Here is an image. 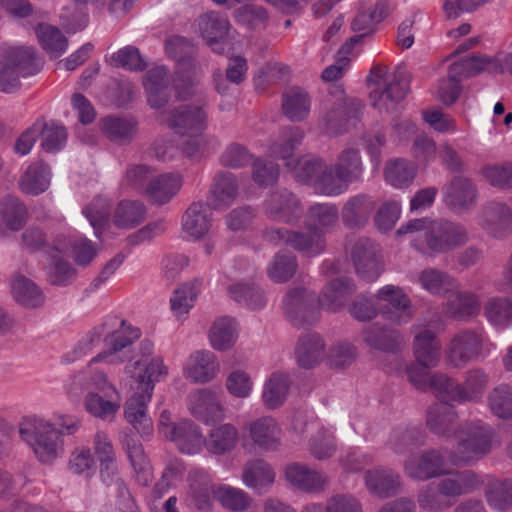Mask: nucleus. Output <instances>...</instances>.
I'll return each mask as SVG.
<instances>
[{"label": "nucleus", "instance_id": "nucleus-32", "mask_svg": "<svg viewBox=\"0 0 512 512\" xmlns=\"http://www.w3.org/2000/svg\"><path fill=\"white\" fill-rule=\"evenodd\" d=\"M275 477V470L263 459L250 460L242 469L243 483L258 494L267 493L274 484Z\"/></svg>", "mask_w": 512, "mask_h": 512}, {"label": "nucleus", "instance_id": "nucleus-59", "mask_svg": "<svg viewBox=\"0 0 512 512\" xmlns=\"http://www.w3.org/2000/svg\"><path fill=\"white\" fill-rule=\"evenodd\" d=\"M296 256L289 251L277 252L267 266V275L275 283L290 280L297 271Z\"/></svg>", "mask_w": 512, "mask_h": 512}, {"label": "nucleus", "instance_id": "nucleus-40", "mask_svg": "<svg viewBox=\"0 0 512 512\" xmlns=\"http://www.w3.org/2000/svg\"><path fill=\"white\" fill-rule=\"evenodd\" d=\"M339 210L333 203H315L305 214L304 223L307 230L323 236L338 222Z\"/></svg>", "mask_w": 512, "mask_h": 512}, {"label": "nucleus", "instance_id": "nucleus-53", "mask_svg": "<svg viewBox=\"0 0 512 512\" xmlns=\"http://www.w3.org/2000/svg\"><path fill=\"white\" fill-rule=\"evenodd\" d=\"M282 137V141L273 143L269 151L272 157L286 160V166L291 167L294 151L304 139V131L299 127L290 126L282 130Z\"/></svg>", "mask_w": 512, "mask_h": 512}, {"label": "nucleus", "instance_id": "nucleus-12", "mask_svg": "<svg viewBox=\"0 0 512 512\" xmlns=\"http://www.w3.org/2000/svg\"><path fill=\"white\" fill-rule=\"evenodd\" d=\"M251 447L260 454L276 452L282 446V429L271 416H262L245 425Z\"/></svg>", "mask_w": 512, "mask_h": 512}, {"label": "nucleus", "instance_id": "nucleus-33", "mask_svg": "<svg viewBox=\"0 0 512 512\" xmlns=\"http://www.w3.org/2000/svg\"><path fill=\"white\" fill-rule=\"evenodd\" d=\"M199 29L214 52L224 53L225 40L230 29V23L226 17L215 12L207 13L200 18Z\"/></svg>", "mask_w": 512, "mask_h": 512}, {"label": "nucleus", "instance_id": "nucleus-25", "mask_svg": "<svg viewBox=\"0 0 512 512\" xmlns=\"http://www.w3.org/2000/svg\"><path fill=\"white\" fill-rule=\"evenodd\" d=\"M451 292L443 305L445 317L457 321H468L478 315L481 310V301L477 294L457 290V288Z\"/></svg>", "mask_w": 512, "mask_h": 512}, {"label": "nucleus", "instance_id": "nucleus-17", "mask_svg": "<svg viewBox=\"0 0 512 512\" xmlns=\"http://www.w3.org/2000/svg\"><path fill=\"white\" fill-rule=\"evenodd\" d=\"M188 409L199 421L209 424L225 418L219 394L209 388L192 391L188 396Z\"/></svg>", "mask_w": 512, "mask_h": 512}, {"label": "nucleus", "instance_id": "nucleus-38", "mask_svg": "<svg viewBox=\"0 0 512 512\" xmlns=\"http://www.w3.org/2000/svg\"><path fill=\"white\" fill-rule=\"evenodd\" d=\"M458 420L456 409L446 403H433L426 412V426L435 435L451 437Z\"/></svg>", "mask_w": 512, "mask_h": 512}, {"label": "nucleus", "instance_id": "nucleus-45", "mask_svg": "<svg viewBox=\"0 0 512 512\" xmlns=\"http://www.w3.org/2000/svg\"><path fill=\"white\" fill-rule=\"evenodd\" d=\"M10 289L13 299L23 307L38 308L45 302L43 291L32 280L21 274L12 276Z\"/></svg>", "mask_w": 512, "mask_h": 512}, {"label": "nucleus", "instance_id": "nucleus-3", "mask_svg": "<svg viewBox=\"0 0 512 512\" xmlns=\"http://www.w3.org/2000/svg\"><path fill=\"white\" fill-rule=\"evenodd\" d=\"M21 439L43 463H49L63 453V440L54 423L38 416L25 417L19 424Z\"/></svg>", "mask_w": 512, "mask_h": 512}, {"label": "nucleus", "instance_id": "nucleus-23", "mask_svg": "<svg viewBox=\"0 0 512 512\" xmlns=\"http://www.w3.org/2000/svg\"><path fill=\"white\" fill-rule=\"evenodd\" d=\"M286 481L305 493H319L328 485V477L301 463H291L284 470Z\"/></svg>", "mask_w": 512, "mask_h": 512}, {"label": "nucleus", "instance_id": "nucleus-37", "mask_svg": "<svg viewBox=\"0 0 512 512\" xmlns=\"http://www.w3.org/2000/svg\"><path fill=\"white\" fill-rule=\"evenodd\" d=\"M120 442L134 469L137 482L142 486L149 485L153 474L142 444L129 433H122Z\"/></svg>", "mask_w": 512, "mask_h": 512}, {"label": "nucleus", "instance_id": "nucleus-16", "mask_svg": "<svg viewBox=\"0 0 512 512\" xmlns=\"http://www.w3.org/2000/svg\"><path fill=\"white\" fill-rule=\"evenodd\" d=\"M380 247L368 238L358 239L351 251L357 274L366 281L376 280L383 271Z\"/></svg>", "mask_w": 512, "mask_h": 512}, {"label": "nucleus", "instance_id": "nucleus-7", "mask_svg": "<svg viewBox=\"0 0 512 512\" xmlns=\"http://www.w3.org/2000/svg\"><path fill=\"white\" fill-rule=\"evenodd\" d=\"M103 350L92 359V362L106 361L114 364L122 362L123 359L117 356V353L139 339L141 332L138 328L128 324L116 316L108 317L101 325Z\"/></svg>", "mask_w": 512, "mask_h": 512}, {"label": "nucleus", "instance_id": "nucleus-21", "mask_svg": "<svg viewBox=\"0 0 512 512\" xmlns=\"http://www.w3.org/2000/svg\"><path fill=\"white\" fill-rule=\"evenodd\" d=\"M443 200L453 212H467L476 204L477 189L470 179L456 176L444 187Z\"/></svg>", "mask_w": 512, "mask_h": 512}, {"label": "nucleus", "instance_id": "nucleus-15", "mask_svg": "<svg viewBox=\"0 0 512 512\" xmlns=\"http://www.w3.org/2000/svg\"><path fill=\"white\" fill-rule=\"evenodd\" d=\"M376 298L386 302L391 308L383 309L382 317L396 325L407 324L414 317L415 311L412 302L404 289L400 286L388 284L381 287Z\"/></svg>", "mask_w": 512, "mask_h": 512}, {"label": "nucleus", "instance_id": "nucleus-13", "mask_svg": "<svg viewBox=\"0 0 512 512\" xmlns=\"http://www.w3.org/2000/svg\"><path fill=\"white\" fill-rule=\"evenodd\" d=\"M263 211L269 220L288 225L297 223L303 213L299 198L287 189L273 191L264 201Z\"/></svg>", "mask_w": 512, "mask_h": 512}, {"label": "nucleus", "instance_id": "nucleus-11", "mask_svg": "<svg viewBox=\"0 0 512 512\" xmlns=\"http://www.w3.org/2000/svg\"><path fill=\"white\" fill-rule=\"evenodd\" d=\"M283 311L293 326L311 325L319 314L317 296L305 288L290 289L283 298Z\"/></svg>", "mask_w": 512, "mask_h": 512}, {"label": "nucleus", "instance_id": "nucleus-9", "mask_svg": "<svg viewBox=\"0 0 512 512\" xmlns=\"http://www.w3.org/2000/svg\"><path fill=\"white\" fill-rule=\"evenodd\" d=\"M363 104L359 99L346 98L343 92L336 99L329 98L325 102V112L321 126L329 135H340L359 119Z\"/></svg>", "mask_w": 512, "mask_h": 512}, {"label": "nucleus", "instance_id": "nucleus-47", "mask_svg": "<svg viewBox=\"0 0 512 512\" xmlns=\"http://www.w3.org/2000/svg\"><path fill=\"white\" fill-rule=\"evenodd\" d=\"M346 181L351 185L363 180L364 164L358 148L348 145L343 148L332 164Z\"/></svg>", "mask_w": 512, "mask_h": 512}, {"label": "nucleus", "instance_id": "nucleus-27", "mask_svg": "<svg viewBox=\"0 0 512 512\" xmlns=\"http://www.w3.org/2000/svg\"><path fill=\"white\" fill-rule=\"evenodd\" d=\"M482 483L481 477L471 470L449 473L437 482L442 495L449 501L475 491Z\"/></svg>", "mask_w": 512, "mask_h": 512}, {"label": "nucleus", "instance_id": "nucleus-30", "mask_svg": "<svg viewBox=\"0 0 512 512\" xmlns=\"http://www.w3.org/2000/svg\"><path fill=\"white\" fill-rule=\"evenodd\" d=\"M367 490L380 498H388L400 492L401 477L389 468L378 467L364 474Z\"/></svg>", "mask_w": 512, "mask_h": 512}, {"label": "nucleus", "instance_id": "nucleus-61", "mask_svg": "<svg viewBox=\"0 0 512 512\" xmlns=\"http://www.w3.org/2000/svg\"><path fill=\"white\" fill-rule=\"evenodd\" d=\"M485 498L492 509L507 511L512 507V480L491 481L487 485Z\"/></svg>", "mask_w": 512, "mask_h": 512}, {"label": "nucleus", "instance_id": "nucleus-10", "mask_svg": "<svg viewBox=\"0 0 512 512\" xmlns=\"http://www.w3.org/2000/svg\"><path fill=\"white\" fill-rule=\"evenodd\" d=\"M95 390L88 392L84 405L86 410L94 417L102 420H112L121 406V397L118 391L107 382L102 372H95L91 379Z\"/></svg>", "mask_w": 512, "mask_h": 512}, {"label": "nucleus", "instance_id": "nucleus-35", "mask_svg": "<svg viewBox=\"0 0 512 512\" xmlns=\"http://www.w3.org/2000/svg\"><path fill=\"white\" fill-rule=\"evenodd\" d=\"M238 196V182L230 172H218L214 179L208 197V205L215 210L229 207Z\"/></svg>", "mask_w": 512, "mask_h": 512}, {"label": "nucleus", "instance_id": "nucleus-34", "mask_svg": "<svg viewBox=\"0 0 512 512\" xmlns=\"http://www.w3.org/2000/svg\"><path fill=\"white\" fill-rule=\"evenodd\" d=\"M413 354L426 366H436L440 359L441 344L436 333L428 328L413 326Z\"/></svg>", "mask_w": 512, "mask_h": 512}, {"label": "nucleus", "instance_id": "nucleus-18", "mask_svg": "<svg viewBox=\"0 0 512 512\" xmlns=\"http://www.w3.org/2000/svg\"><path fill=\"white\" fill-rule=\"evenodd\" d=\"M220 362L217 356L209 350L192 352L183 366V376L195 384H207L220 373Z\"/></svg>", "mask_w": 512, "mask_h": 512}, {"label": "nucleus", "instance_id": "nucleus-49", "mask_svg": "<svg viewBox=\"0 0 512 512\" xmlns=\"http://www.w3.org/2000/svg\"><path fill=\"white\" fill-rule=\"evenodd\" d=\"M189 497L193 505L200 510H207L211 506V495L214 496V487L210 476L204 470H194L189 477Z\"/></svg>", "mask_w": 512, "mask_h": 512}, {"label": "nucleus", "instance_id": "nucleus-43", "mask_svg": "<svg viewBox=\"0 0 512 512\" xmlns=\"http://www.w3.org/2000/svg\"><path fill=\"white\" fill-rule=\"evenodd\" d=\"M239 442V431L231 423L213 427L203 439V446L214 455H224L233 451Z\"/></svg>", "mask_w": 512, "mask_h": 512}, {"label": "nucleus", "instance_id": "nucleus-31", "mask_svg": "<svg viewBox=\"0 0 512 512\" xmlns=\"http://www.w3.org/2000/svg\"><path fill=\"white\" fill-rule=\"evenodd\" d=\"M170 76L164 66H157L147 71L143 85L147 93V101L151 108L160 109L169 100Z\"/></svg>", "mask_w": 512, "mask_h": 512}, {"label": "nucleus", "instance_id": "nucleus-14", "mask_svg": "<svg viewBox=\"0 0 512 512\" xmlns=\"http://www.w3.org/2000/svg\"><path fill=\"white\" fill-rule=\"evenodd\" d=\"M477 223L488 236L504 239L512 233V209L502 202H486L477 213Z\"/></svg>", "mask_w": 512, "mask_h": 512}, {"label": "nucleus", "instance_id": "nucleus-58", "mask_svg": "<svg viewBox=\"0 0 512 512\" xmlns=\"http://www.w3.org/2000/svg\"><path fill=\"white\" fill-rule=\"evenodd\" d=\"M310 98L301 88L294 87L283 97L282 108L286 117L293 121L304 120L310 112Z\"/></svg>", "mask_w": 512, "mask_h": 512}, {"label": "nucleus", "instance_id": "nucleus-62", "mask_svg": "<svg viewBox=\"0 0 512 512\" xmlns=\"http://www.w3.org/2000/svg\"><path fill=\"white\" fill-rule=\"evenodd\" d=\"M289 247L308 257H314L324 251L326 243L324 237L318 233L292 230Z\"/></svg>", "mask_w": 512, "mask_h": 512}, {"label": "nucleus", "instance_id": "nucleus-50", "mask_svg": "<svg viewBox=\"0 0 512 512\" xmlns=\"http://www.w3.org/2000/svg\"><path fill=\"white\" fill-rule=\"evenodd\" d=\"M349 187L350 184L336 171L335 167L324 161L321 172L314 184L315 193L327 197H336L345 193Z\"/></svg>", "mask_w": 512, "mask_h": 512}, {"label": "nucleus", "instance_id": "nucleus-60", "mask_svg": "<svg viewBox=\"0 0 512 512\" xmlns=\"http://www.w3.org/2000/svg\"><path fill=\"white\" fill-rule=\"evenodd\" d=\"M0 214L7 229L18 231L25 224L27 210L18 198L7 195L0 201Z\"/></svg>", "mask_w": 512, "mask_h": 512}, {"label": "nucleus", "instance_id": "nucleus-57", "mask_svg": "<svg viewBox=\"0 0 512 512\" xmlns=\"http://www.w3.org/2000/svg\"><path fill=\"white\" fill-rule=\"evenodd\" d=\"M227 293L232 300L252 310L262 309L266 305L263 290L255 284H232L228 286Z\"/></svg>", "mask_w": 512, "mask_h": 512}, {"label": "nucleus", "instance_id": "nucleus-5", "mask_svg": "<svg viewBox=\"0 0 512 512\" xmlns=\"http://www.w3.org/2000/svg\"><path fill=\"white\" fill-rule=\"evenodd\" d=\"M372 86L370 99L379 113L394 111L408 93L407 82L398 73H390L387 66L377 64L372 67L367 78Z\"/></svg>", "mask_w": 512, "mask_h": 512}, {"label": "nucleus", "instance_id": "nucleus-8", "mask_svg": "<svg viewBox=\"0 0 512 512\" xmlns=\"http://www.w3.org/2000/svg\"><path fill=\"white\" fill-rule=\"evenodd\" d=\"M486 337L483 332L466 328L452 335L445 345L446 364L462 369L483 353Z\"/></svg>", "mask_w": 512, "mask_h": 512}, {"label": "nucleus", "instance_id": "nucleus-28", "mask_svg": "<svg viewBox=\"0 0 512 512\" xmlns=\"http://www.w3.org/2000/svg\"><path fill=\"white\" fill-rule=\"evenodd\" d=\"M183 176L177 172L163 173L151 179L145 196L154 205L169 203L181 190Z\"/></svg>", "mask_w": 512, "mask_h": 512}, {"label": "nucleus", "instance_id": "nucleus-56", "mask_svg": "<svg viewBox=\"0 0 512 512\" xmlns=\"http://www.w3.org/2000/svg\"><path fill=\"white\" fill-rule=\"evenodd\" d=\"M35 33L41 46L51 58H58L66 52L68 40L59 28L40 23L36 27Z\"/></svg>", "mask_w": 512, "mask_h": 512}, {"label": "nucleus", "instance_id": "nucleus-24", "mask_svg": "<svg viewBox=\"0 0 512 512\" xmlns=\"http://www.w3.org/2000/svg\"><path fill=\"white\" fill-rule=\"evenodd\" d=\"M356 292L354 281L348 277H339L329 281L317 297L318 305L323 309L338 313L342 311L350 297Z\"/></svg>", "mask_w": 512, "mask_h": 512}, {"label": "nucleus", "instance_id": "nucleus-64", "mask_svg": "<svg viewBox=\"0 0 512 512\" xmlns=\"http://www.w3.org/2000/svg\"><path fill=\"white\" fill-rule=\"evenodd\" d=\"M386 181L396 188L409 186L415 176L416 168L414 164L407 160L395 159L387 163L385 168Z\"/></svg>", "mask_w": 512, "mask_h": 512}, {"label": "nucleus", "instance_id": "nucleus-20", "mask_svg": "<svg viewBox=\"0 0 512 512\" xmlns=\"http://www.w3.org/2000/svg\"><path fill=\"white\" fill-rule=\"evenodd\" d=\"M166 123L170 129L180 135L199 133L207 127V114L203 107L182 105L169 111Z\"/></svg>", "mask_w": 512, "mask_h": 512}, {"label": "nucleus", "instance_id": "nucleus-29", "mask_svg": "<svg viewBox=\"0 0 512 512\" xmlns=\"http://www.w3.org/2000/svg\"><path fill=\"white\" fill-rule=\"evenodd\" d=\"M212 226V215L204 202H193L182 216V231L192 240L204 238Z\"/></svg>", "mask_w": 512, "mask_h": 512}, {"label": "nucleus", "instance_id": "nucleus-55", "mask_svg": "<svg viewBox=\"0 0 512 512\" xmlns=\"http://www.w3.org/2000/svg\"><path fill=\"white\" fill-rule=\"evenodd\" d=\"M489 376L480 369L473 368L465 373L464 381L460 383L461 403L479 401L488 386Z\"/></svg>", "mask_w": 512, "mask_h": 512}, {"label": "nucleus", "instance_id": "nucleus-36", "mask_svg": "<svg viewBox=\"0 0 512 512\" xmlns=\"http://www.w3.org/2000/svg\"><path fill=\"white\" fill-rule=\"evenodd\" d=\"M166 439L173 441L178 449L186 454H197L203 447V436L199 426L187 419L176 422L174 428L167 431Z\"/></svg>", "mask_w": 512, "mask_h": 512}, {"label": "nucleus", "instance_id": "nucleus-2", "mask_svg": "<svg viewBox=\"0 0 512 512\" xmlns=\"http://www.w3.org/2000/svg\"><path fill=\"white\" fill-rule=\"evenodd\" d=\"M498 445L495 430L481 420L467 421L458 430L457 445L449 452V461L455 466L478 461Z\"/></svg>", "mask_w": 512, "mask_h": 512}, {"label": "nucleus", "instance_id": "nucleus-26", "mask_svg": "<svg viewBox=\"0 0 512 512\" xmlns=\"http://www.w3.org/2000/svg\"><path fill=\"white\" fill-rule=\"evenodd\" d=\"M362 339L370 348L392 354L399 351L403 342L397 329L379 322L366 326L362 331Z\"/></svg>", "mask_w": 512, "mask_h": 512}, {"label": "nucleus", "instance_id": "nucleus-44", "mask_svg": "<svg viewBox=\"0 0 512 512\" xmlns=\"http://www.w3.org/2000/svg\"><path fill=\"white\" fill-rule=\"evenodd\" d=\"M103 134L112 142L125 145L138 133V122L133 117L107 116L101 120Z\"/></svg>", "mask_w": 512, "mask_h": 512}, {"label": "nucleus", "instance_id": "nucleus-42", "mask_svg": "<svg viewBox=\"0 0 512 512\" xmlns=\"http://www.w3.org/2000/svg\"><path fill=\"white\" fill-rule=\"evenodd\" d=\"M291 378L287 372L275 371L264 382L261 401L263 405L274 410L281 407L288 398Z\"/></svg>", "mask_w": 512, "mask_h": 512}, {"label": "nucleus", "instance_id": "nucleus-63", "mask_svg": "<svg viewBox=\"0 0 512 512\" xmlns=\"http://www.w3.org/2000/svg\"><path fill=\"white\" fill-rule=\"evenodd\" d=\"M488 407L500 419L512 418V386L501 384L494 387L487 396Z\"/></svg>", "mask_w": 512, "mask_h": 512}, {"label": "nucleus", "instance_id": "nucleus-4", "mask_svg": "<svg viewBox=\"0 0 512 512\" xmlns=\"http://www.w3.org/2000/svg\"><path fill=\"white\" fill-rule=\"evenodd\" d=\"M126 369L133 381L131 387L145 391L146 399L153 395L155 384L169 375L163 356L155 351L153 342L148 339L140 342L138 359Z\"/></svg>", "mask_w": 512, "mask_h": 512}, {"label": "nucleus", "instance_id": "nucleus-22", "mask_svg": "<svg viewBox=\"0 0 512 512\" xmlns=\"http://www.w3.org/2000/svg\"><path fill=\"white\" fill-rule=\"evenodd\" d=\"M376 208V199L368 193L350 196L341 208V220L349 229L365 227Z\"/></svg>", "mask_w": 512, "mask_h": 512}, {"label": "nucleus", "instance_id": "nucleus-54", "mask_svg": "<svg viewBox=\"0 0 512 512\" xmlns=\"http://www.w3.org/2000/svg\"><path fill=\"white\" fill-rule=\"evenodd\" d=\"M146 212V206L142 202L124 200L115 208L113 223L118 228L131 229L145 220Z\"/></svg>", "mask_w": 512, "mask_h": 512}, {"label": "nucleus", "instance_id": "nucleus-51", "mask_svg": "<svg viewBox=\"0 0 512 512\" xmlns=\"http://www.w3.org/2000/svg\"><path fill=\"white\" fill-rule=\"evenodd\" d=\"M418 283L421 288L432 295H444L458 288V283L447 272L427 267L418 275Z\"/></svg>", "mask_w": 512, "mask_h": 512}, {"label": "nucleus", "instance_id": "nucleus-19", "mask_svg": "<svg viewBox=\"0 0 512 512\" xmlns=\"http://www.w3.org/2000/svg\"><path fill=\"white\" fill-rule=\"evenodd\" d=\"M444 464L443 454L431 449L408 457L403 468L407 477L416 481H426L442 475L445 472Z\"/></svg>", "mask_w": 512, "mask_h": 512}, {"label": "nucleus", "instance_id": "nucleus-39", "mask_svg": "<svg viewBox=\"0 0 512 512\" xmlns=\"http://www.w3.org/2000/svg\"><path fill=\"white\" fill-rule=\"evenodd\" d=\"M325 357V343L315 333L299 337L295 346V359L303 369H312L319 365Z\"/></svg>", "mask_w": 512, "mask_h": 512}, {"label": "nucleus", "instance_id": "nucleus-1", "mask_svg": "<svg viewBox=\"0 0 512 512\" xmlns=\"http://www.w3.org/2000/svg\"><path fill=\"white\" fill-rule=\"evenodd\" d=\"M396 233L409 234L411 246L428 257L454 251L469 241L468 230L462 223L444 218L412 219L403 224Z\"/></svg>", "mask_w": 512, "mask_h": 512}, {"label": "nucleus", "instance_id": "nucleus-41", "mask_svg": "<svg viewBox=\"0 0 512 512\" xmlns=\"http://www.w3.org/2000/svg\"><path fill=\"white\" fill-rule=\"evenodd\" d=\"M131 388L133 395L125 404V418L138 433L141 435H149L152 432V421L147 415V404L150 402L152 396L146 399L145 391L138 390L134 387Z\"/></svg>", "mask_w": 512, "mask_h": 512}, {"label": "nucleus", "instance_id": "nucleus-52", "mask_svg": "<svg viewBox=\"0 0 512 512\" xmlns=\"http://www.w3.org/2000/svg\"><path fill=\"white\" fill-rule=\"evenodd\" d=\"M483 314L494 327L505 329L512 325V297L493 296L486 300Z\"/></svg>", "mask_w": 512, "mask_h": 512}, {"label": "nucleus", "instance_id": "nucleus-6", "mask_svg": "<svg viewBox=\"0 0 512 512\" xmlns=\"http://www.w3.org/2000/svg\"><path fill=\"white\" fill-rule=\"evenodd\" d=\"M40 59L32 47H9L0 54V91L13 93L20 88V77L37 73Z\"/></svg>", "mask_w": 512, "mask_h": 512}, {"label": "nucleus", "instance_id": "nucleus-48", "mask_svg": "<svg viewBox=\"0 0 512 512\" xmlns=\"http://www.w3.org/2000/svg\"><path fill=\"white\" fill-rule=\"evenodd\" d=\"M238 339L237 321L229 316L215 319L209 330V341L213 349L226 351L231 349Z\"/></svg>", "mask_w": 512, "mask_h": 512}, {"label": "nucleus", "instance_id": "nucleus-46", "mask_svg": "<svg viewBox=\"0 0 512 512\" xmlns=\"http://www.w3.org/2000/svg\"><path fill=\"white\" fill-rule=\"evenodd\" d=\"M51 169L48 164L38 161L30 164L19 179V188L29 195L45 192L51 182Z\"/></svg>", "mask_w": 512, "mask_h": 512}]
</instances>
